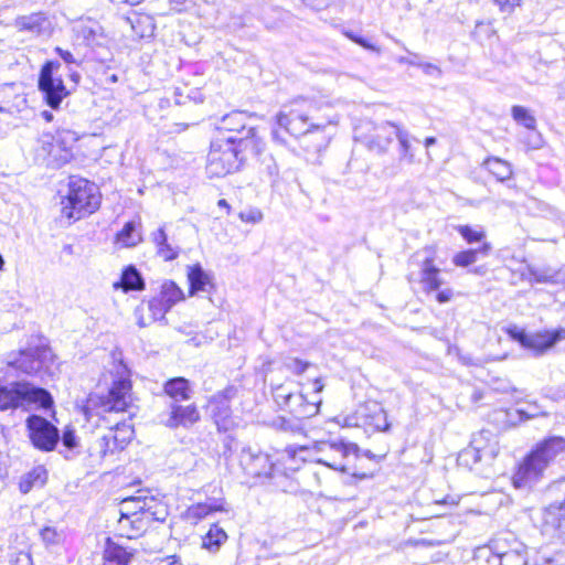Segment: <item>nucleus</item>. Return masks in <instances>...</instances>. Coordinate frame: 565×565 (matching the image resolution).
Here are the masks:
<instances>
[{
    "label": "nucleus",
    "instance_id": "f257e3e1",
    "mask_svg": "<svg viewBox=\"0 0 565 565\" xmlns=\"http://www.w3.org/2000/svg\"><path fill=\"white\" fill-rule=\"evenodd\" d=\"M565 451V438L552 436L545 438L523 458L512 477L516 489H532L543 478L548 466Z\"/></svg>",
    "mask_w": 565,
    "mask_h": 565
},
{
    "label": "nucleus",
    "instance_id": "f03ea898",
    "mask_svg": "<svg viewBox=\"0 0 565 565\" xmlns=\"http://www.w3.org/2000/svg\"><path fill=\"white\" fill-rule=\"evenodd\" d=\"M98 186L84 178L71 175L67 182V193L62 199V215L68 221L81 220L93 214L100 206Z\"/></svg>",
    "mask_w": 565,
    "mask_h": 565
},
{
    "label": "nucleus",
    "instance_id": "7ed1b4c3",
    "mask_svg": "<svg viewBox=\"0 0 565 565\" xmlns=\"http://www.w3.org/2000/svg\"><path fill=\"white\" fill-rule=\"evenodd\" d=\"M51 393L28 381L0 383V412L21 409L30 412L33 407L49 409L53 406Z\"/></svg>",
    "mask_w": 565,
    "mask_h": 565
},
{
    "label": "nucleus",
    "instance_id": "20e7f679",
    "mask_svg": "<svg viewBox=\"0 0 565 565\" xmlns=\"http://www.w3.org/2000/svg\"><path fill=\"white\" fill-rule=\"evenodd\" d=\"M326 448L339 454L340 459L337 460L331 457H321L316 459L318 463L324 465L334 470L351 473L353 477L359 479L372 477V472H361L358 470L356 461L360 460L361 450L356 444L341 439L338 441L322 443L319 450L324 451Z\"/></svg>",
    "mask_w": 565,
    "mask_h": 565
},
{
    "label": "nucleus",
    "instance_id": "39448f33",
    "mask_svg": "<svg viewBox=\"0 0 565 565\" xmlns=\"http://www.w3.org/2000/svg\"><path fill=\"white\" fill-rule=\"evenodd\" d=\"M60 67V62L47 61L43 64L39 74V90L52 109H57L62 100L70 94L61 75L57 73Z\"/></svg>",
    "mask_w": 565,
    "mask_h": 565
},
{
    "label": "nucleus",
    "instance_id": "423d86ee",
    "mask_svg": "<svg viewBox=\"0 0 565 565\" xmlns=\"http://www.w3.org/2000/svg\"><path fill=\"white\" fill-rule=\"evenodd\" d=\"M53 362L54 354L51 349L46 345H38L20 350L18 355L8 362V365L25 375L42 376L43 373H47Z\"/></svg>",
    "mask_w": 565,
    "mask_h": 565
},
{
    "label": "nucleus",
    "instance_id": "0eeeda50",
    "mask_svg": "<svg viewBox=\"0 0 565 565\" xmlns=\"http://www.w3.org/2000/svg\"><path fill=\"white\" fill-rule=\"evenodd\" d=\"M507 334L522 348L530 350L535 356L544 354L564 338L565 330L558 329L553 332L529 333L525 329L511 324L505 329Z\"/></svg>",
    "mask_w": 565,
    "mask_h": 565
},
{
    "label": "nucleus",
    "instance_id": "6e6552de",
    "mask_svg": "<svg viewBox=\"0 0 565 565\" xmlns=\"http://www.w3.org/2000/svg\"><path fill=\"white\" fill-rule=\"evenodd\" d=\"M25 428L35 449L43 452L56 449L60 443V430L49 419L36 414L29 415L25 419Z\"/></svg>",
    "mask_w": 565,
    "mask_h": 565
},
{
    "label": "nucleus",
    "instance_id": "1a4fd4ad",
    "mask_svg": "<svg viewBox=\"0 0 565 565\" xmlns=\"http://www.w3.org/2000/svg\"><path fill=\"white\" fill-rule=\"evenodd\" d=\"M158 420L170 429L189 428L200 420V413L195 404L169 402L167 408L158 415Z\"/></svg>",
    "mask_w": 565,
    "mask_h": 565
},
{
    "label": "nucleus",
    "instance_id": "9d476101",
    "mask_svg": "<svg viewBox=\"0 0 565 565\" xmlns=\"http://www.w3.org/2000/svg\"><path fill=\"white\" fill-rule=\"evenodd\" d=\"M72 158L73 151L66 143H41L34 149V162L49 169H60Z\"/></svg>",
    "mask_w": 565,
    "mask_h": 565
},
{
    "label": "nucleus",
    "instance_id": "9b49d317",
    "mask_svg": "<svg viewBox=\"0 0 565 565\" xmlns=\"http://www.w3.org/2000/svg\"><path fill=\"white\" fill-rule=\"evenodd\" d=\"M227 149L221 151L220 143H211L207 171L212 175L222 177L236 168L238 150L232 147L234 143H225Z\"/></svg>",
    "mask_w": 565,
    "mask_h": 565
},
{
    "label": "nucleus",
    "instance_id": "f8f14e48",
    "mask_svg": "<svg viewBox=\"0 0 565 565\" xmlns=\"http://www.w3.org/2000/svg\"><path fill=\"white\" fill-rule=\"evenodd\" d=\"M239 465L246 475L254 478H271L274 465L267 454L253 451L252 448H243L239 456Z\"/></svg>",
    "mask_w": 565,
    "mask_h": 565
},
{
    "label": "nucleus",
    "instance_id": "ddd939ff",
    "mask_svg": "<svg viewBox=\"0 0 565 565\" xmlns=\"http://www.w3.org/2000/svg\"><path fill=\"white\" fill-rule=\"evenodd\" d=\"M232 393L233 388L228 387L217 392L209 399V411L218 430L226 431L232 424L230 406Z\"/></svg>",
    "mask_w": 565,
    "mask_h": 565
},
{
    "label": "nucleus",
    "instance_id": "4468645a",
    "mask_svg": "<svg viewBox=\"0 0 565 565\" xmlns=\"http://www.w3.org/2000/svg\"><path fill=\"white\" fill-rule=\"evenodd\" d=\"M131 402V381L128 377H119L114 381L108 394L103 402L106 412H125Z\"/></svg>",
    "mask_w": 565,
    "mask_h": 565
},
{
    "label": "nucleus",
    "instance_id": "2eb2a0df",
    "mask_svg": "<svg viewBox=\"0 0 565 565\" xmlns=\"http://www.w3.org/2000/svg\"><path fill=\"white\" fill-rule=\"evenodd\" d=\"M309 117L301 109H290L288 113L280 111L277 116L279 129L286 130L290 137L300 138L310 132L311 129H319V126L308 122Z\"/></svg>",
    "mask_w": 565,
    "mask_h": 565
},
{
    "label": "nucleus",
    "instance_id": "dca6fc26",
    "mask_svg": "<svg viewBox=\"0 0 565 565\" xmlns=\"http://www.w3.org/2000/svg\"><path fill=\"white\" fill-rule=\"evenodd\" d=\"M170 311L169 305H166L159 296L151 298L147 302H142L137 307L135 315L137 324L145 328L154 321H167L166 315Z\"/></svg>",
    "mask_w": 565,
    "mask_h": 565
},
{
    "label": "nucleus",
    "instance_id": "f3484780",
    "mask_svg": "<svg viewBox=\"0 0 565 565\" xmlns=\"http://www.w3.org/2000/svg\"><path fill=\"white\" fill-rule=\"evenodd\" d=\"M77 40L87 46H100L106 40L103 26L93 19H82L74 25Z\"/></svg>",
    "mask_w": 565,
    "mask_h": 565
},
{
    "label": "nucleus",
    "instance_id": "a211bd4d",
    "mask_svg": "<svg viewBox=\"0 0 565 565\" xmlns=\"http://www.w3.org/2000/svg\"><path fill=\"white\" fill-rule=\"evenodd\" d=\"M26 107V98L21 87L15 84H4L0 87V110L3 113H20Z\"/></svg>",
    "mask_w": 565,
    "mask_h": 565
},
{
    "label": "nucleus",
    "instance_id": "6ab92c4d",
    "mask_svg": "<svg viewBox=\"0 0 565 565\" xmlns=\"http://www.w3.org/2000/svg\"><path fill=\"white\" fill-rule=\"evenodd\" d=\"M134 552L106 537L103 550V565H130Z\"/></svg>",
    "mask_w": 565,
    "mask_h": 565
},
{
    "label": "nucleus",
    "instance_id": "aec40b11",
    "mask_svg": "<svg viewBox=\"0 0 565 565\" xmlns=\"http://www.w3.org/2000/svg\"><path fill=\"white\" fill-rule=\"evenodd\" d=\"M15 26L20 31H28L35 35L49 34L51 31V21L43 12H35L29 15L18 17Z\"/></svg>",
    "mask_w": 565,
    "mask_h": 565
},
{
    "label": "nucleus",
    "instance_id": "412c9836",
    "mask_svg": "<svg viewBox=\"0 0 565 565\" xmlns=\"http://www.w3.org/2000/svg\"><path fill=\"white\" fill-rule=\"evenodd\" d=\"M420 282L427 294L438 291L444 280L440 278V269L434 264L430 255L425 256L420 267Z\"/></svg>",
    "mask_w": 565,
    "mask_h": 565
},
{
    "label": "nucleus",
    "instance_id": "4be33fe9",
    "mask_svg": "<svg viewBox=\"0 0 565 565\" xmlns=\"http://www.w3.org/2000/svg\"><path fill=\"white\" fill-rule=\"evenodd\" d=\"M320 404V398H316L309 402L303 394L298 393L294 394L291 402L287 408L295 416L296 419L310 418L318 414Z\"/></svg>",
    "mask_w": 565,
    "mask_h": 565
},
{
    "label": "nucleus",
    "instance_id": "5701e85b",
    "mask_svg": "<svg viewBox=\"0 0 565 565\" xmlns=\"http://www.w3.org/2000/svg\"><path fill=\"white\" fill-rule=\"evenodd\" d=\"M147 494L138 491L137 495L127 497L119 504V525L124 526L125 521L136 515H143L145 505H147Z\"/></svg>",
    "mask_w": 565,
    "mask_h": 565
},
{
    "label": "nucleus",
    "instance_id": "b1692460",
    "mask_svg": "<svg viewBox=\"0 0 565 565\" xmlns=\"http://www.w3.org/2000/svg\"><path fill=\"white\" fill-rule=\"evenodd\" d=\"M241 117H242L241 113H234V114L223 117L222 126L220 127V129L236 132L235 135H230V136L225 137L223 141H246L249 138L256 137L255 128H253V127L248 128L246 130V134L243 135L245 131V126L244 125H237V127L234 126V124H236V121Z\"/></svg>",
    "mask_w": 565,
    "mask_h": 565
},
{
    "label": "nucleus",
    "instance_id": "393cba45",
    "mask_svg": "<svg viewBox=\"0 0 565 565\" xmlns=\"http://www.w3.org/2000/svg\"><path fill=\"white\" fill-rule=\"evenodd\" d=\"M163 392L170 398V402L181 403L191 398L190 381L178 376L169 379L163 384Z\"/></svg>",
    "mask_w": 565,
    "mask_h": 565
},
{
    "label": "nucleus",
    "instance_id": "a878e982",
    "mask_svg": "<svg viewBox=\"0 0 565 565\" xmlns=\"http://www.w3.org/2000/svg\"><path fill=\"white\" fill-rule=\"evenodd\" d=\"M189 292L191 296L199 291H209L213 288L211 276L203 269L201 264L188 266Z\"/></svg>",
    "mask_w": 565,
    "mask_h": 565
},
{
    "label": "nucleus",
    "instance_id": "bb28decb",
    "mask_svg": "<svg viewBox=\"0 0 565 565\" xmlns=\"http://www.w3.org/2000/svg\"><path fill=\"white\" fill-rule=\"evenodd\" d=\"M126 22L139 39H150L154 34V20L149 14L134 12L131 15L126 17Z\"/></svg>",
    "mask_w": 565,
    "mask_h": 565
},
{
    "label": "nucleus",
    "instance_id": "cd10ccee",
    "mask_svg": "<svg viewBox=\"0 0 565 565\" xmlns=\"http://www.w3.org/2000/svg\"><path fill=\"white\" fill-rule=\"evenodd\" d=\"M480 444V440L473 437L471 445L460 452L459 460L467 466H472L483 459H493L495 456L494 450L492 448H484Z\"/></svg>",
    "mask_w": 565,
    "mask_h": 565
},
{
    "label": "nucleus",
    "instance_id": "c85d7f7f",
    "mask_svg": "<svg viewBox=\"0 0 565 565\" xmlns=\"http://www.w3.org/2000/svg\"><path fill=\"white\" fill-rule=\"evenodd\" d=\"M60 441L62 448L58 452L66 459L73 460L81 454L79 438L72 426H66L63 433L60 434Z\"/></svg>",
    "mask_w": 565,
    "mask_h": 565
},
{
    "label": "nucleus",
    "instance_id": "c756f323",
    "mask_svg": "<svg viewBox=\"0 0 565 565\" xmlns=\"http://www.w3.org/2000/svg\"><path fill=\"white\" fill-rule=\"evenodd\" d=\"M152 242L156 245L157 255L164 262H171L178 258L180 254V247L169 243L168 235L163 227L158 228L152 234Z\"/></svg>",
    "mask_w": 565,
    "mask_h": 565
},
{
    "label": "nucleus",
    "instance_id": "7c9ffc66",
    "mask_svg": "<svg viewBox=\"0 0 565 565\" xmlns=\"http://www.w3.org/2000/svg\"><path fill=\"white\" fill-rule=\"evenodd\" d=\"M491 250V245L488 242H483L478 248H469L466 250L458 252L452 257V263L457 267H468L477 262L478 257L488 256Z\"/></svg>",
    "mask_w": 565,
    "mask_h": 565
},
{
    "label": "nucleus",
    "instance_id": "2f4dec72",
    "mask_svg": "<svg viewBox=\"0 0 565 565\" xmlns=\"http://www.w3.org/2000/svg\"><path fill=\"white\" fill-rule=\"evenodd\" d=\"M119 284L126 292L129 290L140 291L145 289V280L140 271L134 265H129L122 270L120 281L116 282L114 287L117 288Z\"/></svg>",
    "mask_w": 565,
    "mask_h": 565
},
{
    "label": "nucleus",
    "instance_id": "473e14b6",
    "mask_svg": "<svg viewBox=\"0 0 565 565\" xmlns=\"http://www.w3.org/2000/svg\"><path fill=\"white\" fill-rule=\"evenodd\" d=\"M147 505H145L143 516L147 522H164L169 515L168 507L162 501L152 495H147Z\"/></svg>",
    "mask_w": 565,
    "mask_h": 565
},
{
    "label": "nucleus",
    "instance_id": "72a5a7b5",
    "mask_svg": "<svg viewBox=\"0 0 565 565\" xmlns=\"http://www.w3.org/2000/svg\"><path fill=\"white\" fill-rule=\"evenodd\" d=\"M227 540L226 532L217 526L212 525L207 533L202 537V547L214 553L218 551L221 545Z\"/></svg>",
    "mask_w": 565,
    "mask_h": 565
},
{
    "label": "nucleus",
    "instance_id": "f704fd0d",
    "mask_svg": "<svg viewBox=\"0 0 565 565\" xmlns=\"http://www.w3.org/2000/svg\"><path fill=\"white\" fill-rule=\"evenodd\" d=\"M94 450L98 452L100 459H104L108 455H114L122 449L116 441V435L107 431L96 440Z\"/></svg>",
    "mask_w": 565,
    "mask_h": 565
},
{
    "label": "nucleus",
    "instance_id": "c9c22d12",
    "mask_svg": "<svg viewBox=\"0 0 565 565\" xmlns=\"http://www.w3.org/2000/svg\"><path fill=\"white\" fill-rule=\"evenodd\" d=\"M47 472L44 467L39 466L22 477L20 481V490L28 493L35 486H43L46 480Z\"/></svg>",
    "mask_w": 565,
    "mask_h": 565
},
{
    "label": "nucleus",
    "instance_id": "e433bc0d",
    "mask_svg": "<svg viewBox=\"0 0 565 565\" xmlns=\"http://www.w3.org/2000/svg\"><path fill=\"white\" fill-rule=\"evenodd\" d=\"M159 297L171 309L177 302L184 299V294L174 281L168 280L162 284Z\"/></svg>",
    "mask_w": 565,
    "mask_h": 565
},
{
    "label": "nucleus",
    "instance_id": "4c0bfd02",
    "mask_svg": "<svg viewBox=\"0 0 565 565\" xmlns=\"http://www.w3.org/2000/svg\"><path fill=\"white\" fill-rule=\"evenodd\" d=\"M117 241L126 247L136 246L141 242V236L137 233L136 223L127 222L122 230L117 234Z\"/></svg>",
    "mask_w": 565,
    "mask_h": 565
},
{
    "label": "nucleus",
    "instance_id": "58836bf2",
    "mask_svg": "<svg viewBox=\"0 0 565 565\" xmlns=\"http://www.w3.org/2000/svg\"><path fill=\"white\" fill-rule=\"evenodd\" d=\"M108 431L116 435V441L122 450L127 447L134 435L131 425L125 422L116 423L114 427L108 429Z\"/></svg>",
    "mask_w": 565,
    "mask_h": 565
},
{
    "label": "nucleus",
    "instance_id": "ea45409f",
    "mask_svg": "<svg viewBox=\"0 0 565 565\" xmlns=\"http://www.w3.org/2000/svg\"><path fill=\"white\" fill-rule=\"evenodd\" d=\"M490 173H492L499 181L509 179L512 174L510 164L501 159H491L487 162Z\"/></svg>",
    "mask_w": 565,
    "mask_h": 565
},
{
    "label": "nucleus",
    "instance_id": "a19ab883",
    "mask_svg": "<svg viewBox=\"0 0 565 565\" xmlns=\"http://www.w3.org/2000/svg\"><path fill=\"white\" fill-rule=\"evenodd\" d=\"M512 117L516 124L525 127L526 129H534L536 119L530 110L523 106L515 105L512 107Z\"/></svg>",
    "mask_w": 565,
    "mask_h": 565
},
{
    "label": "nucleus",
    "instance_id": "79ce46f5",
    "mask_svg": "<svg viewBox=\"0 0 565 565\" xmlns=\"http://www.w3.org/2000/svg\"><path fill=\"white\" fill-rule=\"evenodd\" d=\"M511 544L509 543L508 537L499 536L491 542L489 550L491 552V556L488 558L490 565H494L497 558H501V553H509V548Z\"/></svg>",
    "mask_w": 565,
    "mask_h": 565
},
{
    "label": "nucleus",
    "instance_id": "37998d69",
    "mask_svg": "<svg viewBox=\"0 0 565 565\" xmlns=\"http://www.w3.org/2000/svg\"><path fill=\"white\" fill-rule=\"evenodd\" d=\"M456 230L468 244L482 242L486 237L482 230H476L470 225H458Z\"/></svg>",
    "mask_w": 565,
    "mask_h": 565
},
{
    "label": "nucleus",
    "instance_id": "c03bdc74",
    "mask_svg": "<svg viewBox=\"0 0 565 565\" xmlns=\"http://www.w3.org/2000/svg\"><path fill=\"white\" fill-rule=\"evenodd\" d=\"M40 535L46 546L58 545L64 541V532L57 531L54 526L43 527Z\"/></svg>",
    "mask_w": 565,
    "mask_h": 565
},
{
    "label": "nucleus",
    "instance_id": "a18cd8bd",
    "mask_svg": "<svg viewBox=\"0 0 565 565\" xmlns=\"http://www.w3.org/2000/svg\"><path fill=\"white\" fill-rule=\"evenodd\" d=\"M217 507L211 505L207 503H198L194 505H191L186 513L188 518L192 520H202L210 515L212 512L217 511Z\"/></svg>",
    "mask_w": 565,
    "mask_h": 565
},
{
    "label": "nucleus",
    "instance_id": "49530a36",
    "mask_svg": "<svg viewBox=\"0 0 565 565\" xmlns=\"http://www.w3.org/2000/svg\"><path fill=\"white\" fill-rule=\"evenodd\" d=\"M270 426L277 430L286 433H297L301 429L300 424L297 420L289 419L284 416L273 418Z\"/></svg>",
    "mask_w": 565,
    "mask_h": 565
},
{
    "label": "nucleus",
    "instance_id": "de8ad7c7",
    "mask_svg": "<svg viewBox=\"0 0 565 565\" xmlns=\"http://www.w3.org/2000/svg\"><path fill=\"white\" fill-rule=\"evenodd\" d=\"M147 520L143 515H136L129 519V521H125L124 526H120L122 530L129 527L130 531L127 533L128 537H132L142 533L147 527Z\"/></svg>",
    "mask_w": 565,
    "mask_h": 565
},
{
    "label": "nucleus",
    "instance_id": "09e8293b",
    "mask_svg": "<svg viewBox=\"0 0 565 565\" xmlns=\"http://www.w3.org/2000/svg\"><path fill=\"white\" fill-rule=\"evenodd\" d=\"M242 222L257 224L263 221V212L258 207H249L238 213Z\"/></svg>",
    "mask_w": 565,
    "mask_h": 565
},
{
    "label": "nucleus",
    "instance_id": "8fccbe9b",
    "mask_svg": "<svg viewBox=\"0 0 565 565\" xmlns=\"http://www.w3.org/2000/svg\"><path fill=\"white\" fill-rule=\"evenodd\" d=\"M530 275L535 282L546 284L556 281V273L550 270L531 269Z\"/></svg>",
    "mask_w": 565,
    "mask_h": 565
},
{
    "label": "nucleus",
    "instance_id": "3c124183",
    "mask_svg": "<svg viewBox=\"0 0 565 565\" xmlns=\"http://www.w3.org/2000/svg\"><path fill=\"white\" fill-rule=\"evenodd\" d=\"M285 366L291 373H294L296 375H301L310 366V363L302 361L300 359L294 358V359H289L288 361H286Z\"/></svg>",
    "mask_w": 565,
    "mask_h": 565
},
{
    "label": "nucleus",
    "instance_id": "603ef678",
    "mask_svg": "<svg viewBox=\"0 0 565 565\" xmlns=\"http://www.w3.org/2000/svg\"><path fill=\"white\" fill-rule=\"evenodd\" d=\"M310 449L306 446H300V447H297V446H287L285 449H284V452L286 454V456L289 458V459H292V460H296L297 458H299L300 460L302 461H306L307 460V455L309 454Z\"/></svg>",
    "mask_w": 565,
    "mask_h": 565
},
{
    "label": "nucleus",
    "instance_id": "864d4df0",
    "mask_svg": "<svg viewBox=\"0 0 565 565\" xmlns=\"http://www.w3.org/2000/svg\"><path fill=\"white\" fill-rule=\"evenodd\" d=\"M294 393L287 392L282 386L277 387L275 392V401L280 407H288Z\"/></svg>",
    "mask_w": 565,
    "mask_h": 565
},
{
    "label": "nucleus",
    "instance_id": "5fc2aeb1",
    "mask_svg": "<svg viewBox=\"0 0 565 565\" xmlns=\"http://www.w3.org/2000/svg\"><path fill=\"white\" fill-rule=\"evenodd\" d=\"M387 127L391 129L390 136L386 138V141H393L392 135H394V138L399 141H407V132L404 131L402 128L396 126L395 124H387Z\"/></svg>",
    "mask_w": 565,
    "mask_h": 565
},
{
    "label": "nucleus",
    "instance_id": "6e6d98bb",
    "mask_svg": "<svg viewBox=\"0 0 565 565\" xmlns=\"http://www.w3.org/2000/svg\"><path fill=\"white\" fill-rule=\"evenodd\" d=\"M502 12L511 13L521 0H493Z\"/></svg>",
    "mask_w": 565,
    "mask_h": 565
},
{
    "label": "nucleus",
    "instance_id": "4d7b16f0",
    "mask_svg": "<svg viewBox=\"0 0 565 565\" xmlns=\"http://www.w3.org/2000/svg\"><path fill=\"white\" fill-rule=\"evenodd\" d=\"M559 556H547L545 554L537 555L535 558V565H562Z\"/></svg>",
    "mask_w": 565,
    "mask_h": 565
},
{
    "label": "nucleus",
    "instance_id": "13d9d810",
    "mask_svg": "<svg viewBox=\"0 0 565 565\" xmlns=\"http://www.w3.org/2000/svg\"><path fill=\"white\" fill-rule=\"evenodd\" d=\"M335 0H303L305 4L317 10H323L331 6Z\"/></svg>",
    "mask_w": 565,
    "mask_h": 565
},
{
    "label": "nucleus",
    "instance_id": "bf43d9fd",
    "mask_svg": "<svg viewBox=\"0 0 565 565\" xmlns=\"http://www.w3.org/2000/svg\"><path fill=\"white\" fill-rule=\"evenodd\" d=\"M454 297V291L450 288H446L443 290H439L436 295V300L439 303H446L449 302Z\"/></svg>",
    "mask_w": 565,
    "mask_h": 565
},
{
    "label": "nucleus",
    "instance_id": "052dcab7",
    "mask_svg": "<svg viewBox=\"0 0 565 565\" xmlns=\"http://www.w3.org/2000/svg\"><path fill=\"white\" fill-rule=\"evenodd\" d=\"M55 52L58 54V56L66 63V64H76L77 61L75 60V57L73 56V54L67 51V50H63L61 47H56L55 49Z\"/></svg>",
    "mask_w": 565,
    "mask_h": 565
},
{
    "label": "nucleus",
    "instance_id": "680f3d73",
    "mask_svg": "<svg viewBox=\"0 0 565 565\" xmlns=\"http://www.w3.org/2000/svg\"><path fill=\"white\" fill-rule=\"evenodd\" d=\"M11 565H33V561L29 553H19Z\"/></svg>",
    "mask_w": 565,
    "mask_h": 565
},
{
    "label": "nucleus",
    "instance_id": "e2e57ef3",
    "mask_svg": "<svg viewBox=\"0 0 565 565\" xmlns=\"http://www.w3.org/2000/svg\"><path fill=\"white\" fill-rule=\"evenodd\" d=\"M355 43L365 50L380 53V49L376 45L372 44L367 39L361 35L355 40Z\"/></svg>",
    "mask_w": 565,
    "mask_h": 565
},
{
    "label": "nucleus",
    "instance_id": "0e129e2a",
    "mask_svg": "<svg viewBox=\"0 0 565 565\" xmlns=\"http://www.w3.org/2000/svg\"><path fill=\"white\" fill-rule=\"evenodd\" d=\"M518 413H519V415H520V417H521L522 419H530V418L536 417V416H539V415H542V416H546V415H547V414H546V413H544V412H540V413H539V412H535V413H529V412H527V411H525V409H519V411H518Z\"/></svg>",
    "mask_w": 565,
    "mask_h": 565
},
{
    "label": "nucleus",
    "instance_id": "69168bd1",
    "mask_svg": "<svg viewBox=\"0 0 565 565\" xmlns=\"http://www.w3.org/2000/svg\"><path fill=\"white\" fill-rule=\"evenodd\" d=\"M419 66H420V67L424 70V72H425L426 74H428V75H431V74H433V72L440 73V70H439L436 65L430 64V63L420 64Z\"/></svg>",
    "mask_w": 565,
    "mask_h": 565
},
{
    "label": "nucleus",
    "instance_id": "338daca9",
    "mask_svg": "<svg viewBox=\"0 0 565 565\" xmlns=\"http://www.w3.org/2000/svg\"><path fill=\"white\" fill-rule=\"evenodd\" d=\"M217 206L225 211L226 214H230L232 211V207L230 203L225 199H220L217 201Z\"/></svg>",
    "mask_w": 565,
    "mask_h": 565
},
{
    "label": "nucleus",
    "instance_id": "774afa93",
    "mask_svg": "<svg viewBox=\"0 0 565 565\" xmlns=\"http://www.w3.org/2000/svg\"><path fill=\"white\" fill-rule=\"evenodd\" d=\"M115 4H128V6H137L140 4L143 0H110Z\"/></svg>",
    "mask_w": 565,
    "mask_h": 565
}]
</instances>
